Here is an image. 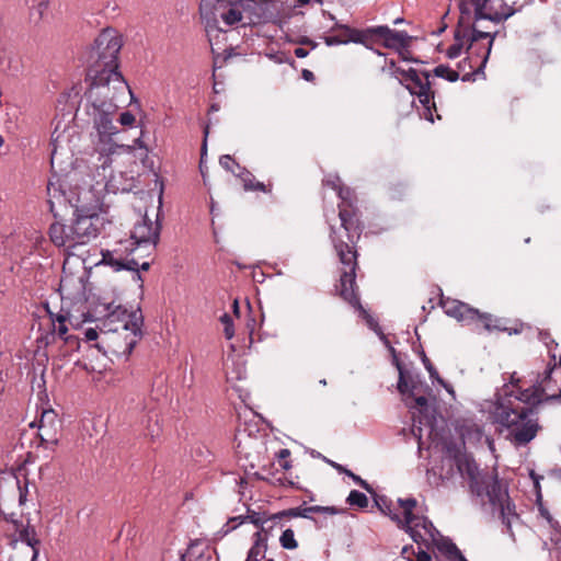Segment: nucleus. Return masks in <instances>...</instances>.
I'll list each match as a JSON object with an SVG mask.
<instances>
[{
  "label": "nucleus",
  "mask_w": 561,
  "mask_h": 561,
  "mask_svg": "<svg viewBox=\"0 0 561 561\" xmlns=\"http://www.w3.org/2000/svg\"><path fill=\"white\" fill-rule=\"evenodd\" d=\"M323 184L335 191L341 199L339 217L347 239L345 241L336 228L331 227L330 239L339 261L343 265L339 293L351 306L359 308L360 301L355 282L358 267L356 243L362 236L364 227L359 218L358 208L356 207L357 198L354 191L345 186L339 175H328L323 180Z\"/></svg>",
  "instance_id": "1"
},
{
  "label": "nucleus",
  "mask_w": 561,
  "mask_h": 561,
  "mask_svg": "<svg viewBox=\"0 0 561 561\" xmlns=\"http://www.w3.org/2000/svg\"><path fill=\"white\" fill-rule=\"evenodd\" d=\"M118 94L123 93L106 85H90L87 92V114L92 123V149L103 169L112 167L122 152H133V147L115 140V136L119 134L118 127L114 124L118 110L115 101Z\"/></svg>",
  "instance_id": "2"
},
{
  "label": "nucleus",
  "mask_w": 561,
  "mask_h": 561,
  "mask_svg": "<svg viewBox=\"0 0 561 561\" xmlns=\"http://www.w3.org/2000/svg\"><path fill=\"white\" fill-rule=\"evenodd\" d=\"M554 399V394L545 396L541 385H533L524 390L517 388L516 391L499 398L492 412L493 421L508 432L515 445H526L536 437L540 428L538 419L526 404H538Z\"/></svg>",
  "instance_id": "3"
},
{
  "label": "nucleus",
  "mask_w": 561,
  "mask_h": 561,
  "mask_svg": "<svg viewBox=\"0 0 561 561\" xmlns=\"http://www.w3.org/2000/svg\"><path fill=\"white\" fill-rule=\"evenodd\" d=\"M122 47L123 36L116 28L105 27L99 33L88 57L87 77L90 85L113 87L115 91L130 93L126 80L118 70Z\"/></svg>",
  "instance_id": "4"
},
{
  "label": "nucleus",
  "mask_w": 561,
  "mask_h": 561,
  "mask_svg": "<svg viewBox=\"0 0 561 561\" xmlns=\"http://www.w3.org/2000/svg\"><path fill=\"white\" fill-rule=\"evenodd\" d=\"M455 462L460 474L468 479L471 493L478 497L486 496L493 511L499 513L502 523L510 529L518 515L510 497L507 483L501 481L494 471L480 470L477 462L466 455L457 456Z\"/></svg>",
  "instance_id": "5"
},
{
  "label": "nucleus",
  "mask_w": 561,
  "mask_h": 561,
  "mask_svg": "<svg viewBox=\"0 0 561 561\" xmlns=\"http://www.w3.org/2000/svg\"><path fill=\"white\" fill-rule=\"evenodd\" d=\"M159 240L158 227L147 219H144L134 226L131 236L128 240L119 241L113 250L102 251L100 263L112 266L115 271L128 270L144 271L149 270L148 262L140 263L134 253L146 247H154Z\"/></svg>",
  "instance_id": "6"
},
{
  "label": "nucleus",
  "mask_w": 561,
  "mask_h": 561,
  "mask_svg": "<svg viewBox=\"0 0 561 561\" xmlns=\"http://www.w3.org/2000/svg\"><path fill=\"white\" fill-rule=\"evenodd\" d=\"M398 508L388 503L386 499L377 501L379 508L403 528L411 538L420 543H428L435 540L437 530L433 523L425 516L414 514L417 501L414 497L398 499Z\"/></svg>",
  "instance_id": "7"
},
{
  "label": "nucleus",
  "mask_w": 561,
  "mask_h": 561,
  "mask_svg": "<svg viewBox=\"0 0 561 561\" xmlns=\"http://www.w3.org/2000/svg\"><path fill=\"white\" fill-rule=\"evenodd\" d=\"M465 32L468 35L467 53L468 57L459 62L458 68L468 65L474 73L480 70L488 61L491 53L496 31L493 27L484 26L479 22H473L471 26L465 25Z\"/></svg>",
  "instance_id": "8"
},
{
  "label": "nucleus",
  "mask_w": 561,
  "mask_h": 561,
  "mask_svg": "<svg viewBox=\"0 0 561 561\" xmlns=\"http://www.w3.org/2000/svg\"><path fill=\"white\" fill-rule=\"evenodd\" d=\"M243 11L244 3L242 2L231 3L216 0L211 8H208L207 3H202L201 15L205 21L209 43H211L214 36H218L219 33L225 32L220 26V21L226 26H232L242 21Z\"/></svg>",
  "instance_id": "9"
},
{
  "label": "nucleus",
  "mask_w": 561,
  "mask_h": 561,
  "mask_svg": "<svg viewBox=\"0 0 561 561\" xmlns=\"http://www.w3.org/2000/svg\"><path fill=\"white\" fill-rule=\"evenodd\" d=\"M394 76L411 94L417 96L419 102L423 106V117L431 123H434L435 118L433 112H437V110L434 102V93L431 90L428 73L425 71H417L413 68L408 70L397 68L394 70Z\"/></svg>",
  "instance_id": "10"
},
{
  "label": "nucleus",
  "mask_w": 561,
  "mask_h": 561,
  "mask_svg": "<svg viewBox=\"0 0 561 561\" xmlns=\"http://www.w3.org/2000/svg\"><path fill=\"white\" fill-rule=\"evenodd\" d=\"M440 306L445 313L463 322L473 325L474 330L481 329L492 331H505L506 329L500 324V320L494 319L489 313H481L479 310L471 308L469 305L451 298H442Z\"/></svg>",
  "instance_id": "11"
},
{
  "label": "nucleus",
  "mask_w": 561,
  "mask_h": 561,
  "mask_svg": "<svg viewBox=\"0 0 561 561\" xmlns=\"http://www.w3.org/2000/svg\"><path fill=\"white\" fill-rule=\"evenodd\" d=\"M100 213L99 199L91 205H78L76 207L71 226L81 245L89 243L99 236L104 225V219L100 216Z\"/></svg>",
  "instance_id": "12"
},
{
  "label": "nucleus",
  "mask_w": 561,
  "mask_h": 561,
  "mask_svg": "<svg viewBox=\"0 0 561 561\" xmlns=\"http://www.w3.org/2000/svg\"><path fill=\"white\" fill-rule=\"evenodd\" d=\"M353 34V43L362 44L369 49H374L375 45H382L386 48L400 50L409 44L407 33L393 31L388 26L354 28Z\"/></svg>",
  "instance_id": "13"
},
{
  "label": "nucleus",
  "mask_w": 561,
  "mask_h": 561,
  "mask_svg": "<svg viewBox=\"0 0 561 561\" xmlns=\"http://www.w3.org/2000/svg\"><path fill=\"white\" fill-rule=\"evenodd\" d=\"M508 5L504 0H467L468 10L461 13V20H465L466 14H470L471 10L474 13V22L482 24L490 22L493 28L503 20L508 19L515 12L519 11L522 5Z\"/></svg>",
  "instance_id": "14"
},
{
  "label": "nucleus",
  "mask_w": 561,
  "mask_h": 561,
  "mask_svg": "<svg viewBox=\"0 0 561 561\" xmlns=\"http://www.w3.org/2000/svg\"><path fill=\"white\" fill-rule=\"evenodd\" d=\"M91 285L89 274L84 266L76 272H69L66 265L62 268V275L59 284V293L62 301H70L75 305H84L91 298Z\"/></svg>",
  "instance_id": "15"
},
{
  "label": "nucleus",
  "mask_w": 561,
  "mask_h": 561,
  "mask_svg": "<svg viewBox=\"0 0 561 561\" xmlns=\"http://www.w3.org/2000/svg\"><path fill=\"white\" fill-rule=\"evenodd\" d=\"M141 337V328L138 330L101 331V342L93 344L104 354L112 353L128 357Z\"/></svg>",
  "instance_id": "16"
},
{
  "label": "nucleus",
  "mask_w": 561,
  "mask_h": 561,
  "mask_svg": "<svg viewBox=\"0 0 561 561\" xmlns=\"http://www.w3.org/2000/svg\"><path fill=\"white\" fill-rule=\"evenodd\" d=\"M99 307H102V312H104L101 331H128L141 328V317L136 311H128L121 305L114 307L113 302L100 304L96 308Z\"/></svg>",
  "instance_id": "17"
},
{
  "label": "nucleus",
  "mask_w": 561,
  "mask_h": 561,
  "mask_svg": "<svg viewBox=\"0 0 561 561\" xmlns=\"http://www.w3.org/2000/svg\"><path fill=\"white\" fill-rule=\"evenodd\" d=\"M14 533L12 534L11 545L14 550L19 549V545L25 547L30 561H36L39 553L41 541L37 538L36 530L30 523L14 522Z\"/></svg>",
  "instance_id": "18"
},
{
  "label": "nucleus",
  "mask_w": 561,
  "mask_h": 561,
  "mask_svg": "<svg viewBox=\"0 0 561 561\" xmlns=\"http://www.w3.org/2000/svg\"><path fill=\"white\" fill-rule=\"evenodd\" d=\"M38 437L45 447H54L58 444L60 423L57 413L53 409H44L37 422Z\"/></svg>",
  "instance_id": "19"
},
{
  "label": "nucleus",
  "mask_w": 561,
  "mask_h": 561,
  "mask_svg": "<svg viewBox=\"0 0 561 561\" xmlns=\"http://www.w3.org/2000/svg\"><path fill=\"white\" fill-rule=\"evenodd\" d=\"M50 241L58 248H62L69 254L78 245H81L76 238L71 224L66 225L59 221L53 222L49 227Z\"/></svg>",
  "instance_id": "20"
},
{
  "label": "nucleus",
  "mask_w": 561,
  "mask_h": 561,
  "mask_svg": "<svg viewBox=\"0 0 561 561\" xmlns=\"http://www.w3.org/2000/svg\"><path fill=\"white\" fill-rule=\"evenodd\" d=\"M417 380L399 368L398 390L401 394H410L414 397L415 405L421 410L427 408V399L424 396L415 397Z\"/></svg>",
  "instance_id": "21"
},
{
  "label": "nucleus",
  "mask_w": 561,
  "mask_h": 561,
  "mask_svg": "<svg viewBox=\"0 0 561 561\" xmlns=\"http://www.w3.org/2000/svg\"><path fill=\"white\" fill-rule=\"evenodd\" d=\"M236 176L240 179L244 191H256L268 194L273 190V184L271 182L265 184L257 181L255 176L245 168H239V173H236Z\"/></svg>",
  "instance_id": "22"
},
{
  "label": "nucleus",
  "mask_w": 561,
  "mask_h": 561,
  "mask_svg": "<svg viewBox=\"0 0 561 561\" xmlns=\"http://www.w3.org/2000/svg\"><path fill=\"white\" fill-rule=\"evenodd\" d=\"M50 320L53 324V333L57 334L61 340L66 343L77 342L78 337H73L72 335H67L68 327L67 321L73 325L72 316L67 314H53L50 313Z\"/></svg>",
  "instance_id": "23"
},
{
  "label": "nucleus",
  "mask_w": 561,
  "mask_h": 561,
  "mask_svg": "<svg viewBox=\"0 0 561 561\" xmlns=\"http://www.w3.org/2000/svg\"><path fill=\"white\" fill-rule=\"evenodd\" d=\"M468 35L465 32L463 20L460 19L458 26L455 30L454 43L446 50V56L450 59L459 57L462 50L467 49Z\"/></svg>",
  "instance_id": "24"
},
{
  "label": "nucleus",
  "mask_w": 561,
  "mask_h": 561,
  "mask_svg": "<svg viewBox=\"0 0 561 561\" xmlns=\"http://www.w3.org/2000/svg\"><path fill=\"white\" fill-rule=\"evenodd\" d=\"M354 28L343 24H335L332 28V34L324 37V42L328 46L341 45L353 43Z\"/></svg>",
  "instance_id": "25"
},
{
  "label": "nucleus",
  "mask_w": 561,
  "mask_h": 561,
  "mask_svg": "<svg viewBox=\"0 0 561 561\" xmlns=\"http://www.w3.org/2000/svg\"><path fill=\"white\" fill-rule=\"evenodd\" d=\"M466 66L462 64V67L458 70H455L448 66L439 65L434 69V73L439 77L444 78L450 82H454L458 80L459 78L462 81L469 80L474 72L470 69L469 71H466Z\"/></svg>",
  "instance_id": "26"
},
{
  "label": "nucleus",
  "mask_w": 561,
  "mask_h": 561,
  "mask_svg": "<svg viewBox=\"0 0 561 561\" xmlns=\"http://www.w3.org/2000/svg\"><path fill=\"white\" fill-rule=\"evenodd\" d=\"M253 543L250 548L245 561H261L265 558L267 550V538L262 530L253 535Z\"/></svg>",
  "instance_id": "27"
},
{
  "label": "nucleus",
  "mask_w": 561,
  "mask_h": 561,
  "mask_svg": "<svg viewBox=\"0 0 561 561\" xmlns=\"http://www.w3.org/2000/svg\"><path fill=\"white\" fill-rule=\"evenodd\" d=\"M142 135H144V131L140 133V136L137 137L133 145H128L129 147H133V152L128 153V152H122L121 156H126L128 158V160L131 162V163H136V149H142L144 150V157H147L148 156V147L146 146L145 141L142 140Z\"/></svg>",
  "instance_id": "28"
},
{
  "label": "nucleus",
  "mask_w": 561,
  "mask_h": 561,
  "mask_svg": "<svg viewBox=\"0 0 561 561\" xmlns=\"http://www.w3.org/2000/svg\"><path fill=\"white\" fill-rule=\"evenodd\" d=\"M346 502L351 506H357L359 508H365L368 506V497L363 492H359L357 490H353L350 492Z\"/></svg>",
  "instance_id": "29"
},
{
  "label": "nucleus",
  "mask_w": 561,
  "mask_h": 561,
  "mask_svg": "<svg viewBox=\"0 0 561 561\" xmlns=\"http://www.w3.org/2000/svg\"><path fill=\"white\" fill-rule=\"evenodd\" d=\"M279 543L284 549L295 550L298 547V542L295 539L294 530L290 528L285 529L279 537Z\"/></svg>",
  "instance_id": "30"
},
{
  "label": "nucleus",
  "mask_w": 561,
  "mask_h": 561,
  "mask_svg": "<svg viewBox=\"0 0 561 561\" xmlns=\"http://www.w3.org/2000/svg\"><path fill=\"white\" fill-rule=\"evenodd\" d=\"M245 523H251L256 527L263 528V525L270 519L265 514L248 510V514L243 515ZM263 531V529H261Z\"/></svg>",
  "instance_id": "31"
},
{
  "label": "nucleus",
  "mask_w": 561,
  "mask_h": 561,
  "mask_svg": "<svg viewBox=\"0 0 561 561\" xmlns=\"http://www.w3.org/2000/svg\"><path fill=\"white\" fill-rule=\"evenodd\" d=\"M219 163L220 165L231 172L234 176H236V173H239V168H242L239 163L236 162V160L229 156V154H225L222 157H220V160H219Z\"/></svg>",
  "instance_id": "32"
},
{
  "label": "nucleus",
  "mask_w": 561,
  "mask_h": 561,
  "mask_svg": "<svg viewBox=\"0 0 561 561\" xmlns=\"http://www.w3.org/2000/svg\"><path fill=\"white\" fill-rule=\"evenodd\" d=\"M116 121L122 125V127L131 128L136 124V116L131 112L125 111L118 116L116 115Z\"/></svg>",
  "instance_id": "33"
},
{
  "label": "nucleus",
  "mask_w": 561,
  "mask_h": 561,
  "mask_svg": "<svg viewBox=\"0 0 561 561\" xmlns=\"http://www.w3.org/2000/svg\"><path fill=\"white\" fill-rule=\"evenodd\" d=\"M244 523H245V518L243 517V515L229 518L222 527L224 535H227L230 531L237 529L240 525H242Z\"/></svg>",
  "instance_id": "34"
},
{
  "label": "nucleus",
  "mask_w": 561,
  "mask_h": 561,
  "mask_svg": "<svg viewBox=\"0 0 561 561\" xmlns=\"http://www.w3.org/2000/svg\"><path fill=\"white\" fill-rule=\"evenodd\" d=\"M220 321L224 324V333L226 339L231 340L234 336V329L231 317L225 313L220 317Z\"/></svg>",
  "instance_id": "35"
},
{
  "label": "nucleus",
  "mask_w": 561,
  "mask_h": 561,
  "mask_svg": "<svg viewBox=\"0 0 561 561\" xmlns=\"http://www.w3.org/2000/svg\"><path fill=\"white\" fill-rule=\"evenodd\" d=\"M276 457L278 459V463L279 466L284 469V470H289L291 468V462L289 460V457H290V450L287 449V448H283L280 449L277 454H276Z\"/></svg>",
  "instance_id": "36"
},
{
  "label": "nucleus",
  "mask_w": 561,
  "mask_h": 561,
  "mask_svg": "<svg viewBox=\"0 0 561 561\" xmlns=\"http://www.w3.org/2000/svg\"><path fill=\"white\" fill-rule=\"evenodd\" d=\"M18 489H19V504L25 505L28 496V481L24 480L22 483L20 480H16Z\"/></svg>",
  "instance_id": "37"
},
{
  "label": "nucleus",
  "mask_w": 561,
  "mask_h": 561,
  "mask_svg": "<svg viewBox=\"0 0 561 561\" xmlns=\"http://www.w3.org/2000/svg\"><path fill=\"white\" fill-rule=\"evenodd\" d=\"M320 513V505H313L304 508L302 511H299V508L291 510L289 512L290 516H302V517H309L310 514H318Z\"/></svg>",
  "instance_id": "38"
},
{
  "label": "nucleus",
  "mask_w": 561,
  "mask_h": 561,
  "mask_svg": "<svg viewBox=\"0 0 561 561\" xmlns=\"http://www.w3.org/2000/svg\"><path fill=\"white\" fill-rule=\"evenodd\" d=\"M99 337L101 339V333L99 334L93 328H88L83 331V340L88 343L98 341Z\"/></svg>",
  "instance_id": "39"
},
{
  "label": "nucleus",
  "mask_w": 561,
  "mask_h": 561,
  "mask_svg": "<svg viewBox=\"0 0 561 561\" xmlns=\"http://www.w3.org/2000/svg\"><path fill=\"white\" fill-rule=\"evenodd\" d=\"M344 473L347 474L348 477H351L353 479V481L355 483H357L359 486H362L363 489H365L369 492L371 491L370 485L365 480H363L359 476H356L351 470H344Z\"/></svg>",
  "instance_id": "40"
},
{
  "label": "nucleus",
  "mask_w": 561,
  "mask_h": 561,
  "mask_svg": "<svg viewBox=\"0 0 561 561\" xmlns=\"http://www.w3.org/2000/svg\"><path fill=\"white\" fill-rule=\"evenodd\" d=\"M285 39L288 43L299 44V45H306V43H308V36H305V35L293 36L290 34L286 33Z\"/></svg>",
  "instance_id": "41"
},
{
  "label": "nucleus",
  "mask_w": 561,
  "mask_h": 561,
  "mask_svg": "<svg viewBox=\"0 0 561 561\" xmlns=\"http://www.w3.org/2000/svg\"><path fill=\"white\" fill-rule=\"evenodd\" d=\"M343 513H344L343 508H337L335 506H320V513L319 514L337 515V514H343Z\"/></svg>",
  "instance_id": "42"
},
{
  "label": "nucleus",
  "mask_w": 561,
  "mask_h": 561,
  "mask_svg": "<svg viewBox=\"0 0 561 561\" xmlns=\"http://www.w3.org/2000/svg\"><path fill=\"white\" fill-rule=\"evenodd\" d=\"M423 363L425 365V368L427 369L428 374H430V377L433 379V380H436L437 381V377H439L438 375V371L435 369V367L433 366V364L431 363V360L428 358H424L423 359Z\"/></svg>",
  "instance_id": "43"
},
{
  "label": "nucleus",
  "mask_w": 561,
  "mask_h": 561,
  "mask_svg": "<svg viewBox=\"0 0 561 561\" xmlns=\"http://www.w3.org/2000/svg\"><path fill=\"white\" fill-rule=\"evenodd\" d=\"M301 77L304 80L308 81V82H313L316 77L313 75V72L309 69H302L301 70Z\"/></svg>",
  "instance_id": "44"
},
{
  "label": "nucleus",
  "mask_w": 561,
  "mask_h": 561,
  "mask_svg": "<svg viewBox=\"0 0 561 561\" xmlns=\"http://www.w3.org/2000/svg\"><path fill=\"white\" fill-rule=\"evenodd\" d=\"M415 561H432V557L426 551H419L415 556Z\"/></svg>",
  "instance_id": "45"
},
{
  "label": "nucleus",
  "mask_w": 561,
  "mask_h": 561,
  "mask_svg": "<svg viewBox=\"0 0 561 561\" xmlns=\"http://www.w3.org/2000/svg\"><path fill=\"white\" fill-rule=\"evenodd\" d=\"M437 382L440 386H443L447 390V392H449L453 397L455 396L454 388L450 385L446 383L440 377H437Z\"/></svg>",
  "instance_id": "46"
},
{
  "label": "nucleus",
  "mask_w": 561,
  "mask_h": 561,
  "mask_svg": "<svg viewBox=\"0 0 561 561\" xmlns=\"http://www.w3.org/2000/svg\"><path fill=\"white\" fill-rule=\"evenodd\" d=\"M294 53H295V56L298 58H305L309 55V50H307L302 47L296 48Z\"/></svg>",
  "instance_id": "47"
},
{
  "label": "nucleus",
  "mask_w": 561,
  "mask_h": 561,
  "mask_svg": "<svg viewBox=\"0 0 561 561\" xmlns=\"http://www.w3.org/2000/svg\"><path fill=\"white\" fill-rule=\"evenodd\" d=\"M311 0H297V3L298 5H306L310 2ZM314 2L321 4L322 3V0H314Z\"/></svg>",
  "instance_id": "48"
},
{
  "label": "nucleus",
  "mask_w": 561,
  "mask_h": 561,
  "mask_svg": "<svg viewBox=\"0 0 561 561\" xmlns=\"http://www.w3.org/2000/svg\"><path fill=\"white\" fill-rule=\"evenodd\" d=\"M459 8H460V12L463 14L465 11L468 10V8H467V0H461V3L459 5Z\"/></svg>",
  "instance_id": "49"
},
{
  "label": "nucleus",
  "mask_w": 561,
  "mask_h": 561,
  "mask_svg": "<svg viewBox=\"0 0 561 561\" xmlns=\"http://www.w3.org/2000/svg\"><path fill=\"white\" fill-rule=\"evenodd\" d=\"M306 45L310 46L311 49H314L318 46V44L314 41L310 39L309 37H308V43H306Z\"/></svg>",
  "instance_id": "50"
},
{
  "label": "nucleus",
  "mask_w": 561,
  "mask_h": 561,
  "mask_svg": "<svg viewBox=\"0 0 561 561\" xmlns=\"http://www.w3.org/2000/svg\"><path fill=\"white\" fill-rule=\"evenodd\" d=\"M518 382H519V379L515 377V374H514V375H512V377H511V383H512L514 387L518 388V387H517V383H518Z\"/></svg>",
  "instance_id": "51"
},
{
  "label": "nucleus",
  "mask_w": 561,
  "mask_h": 561,
  "mask_svg": "<svg viewBox=\"0 0 561 561\" xmlns=\"http://www.w3.org/2000/svg\"><path fill=\"white\" fill-rule=\"evenodd\" d=\"M334 467L337 469L339 472H343L344 473V470H347L346 468H344L341 465H334Z\"/></svg>",
  "instance_id": "52"
},
{
  "label": "nucleus",
  "mask_w": 561,
  "mask_h": 561,
  "mask_svg": "<svg viewBox=\"0 0 561 561\" xmlns=\"http://www.w3.org/2000/svg\"><path fill=\"white\" fill-rule=\"evenodd\" d=\"M453 549L455 550V552L459 556L460 558V561H467L462 556L461 553L457 550V548L454 546Z\"/></svg>",
  "instance_id": "53"
},
{
  "label": "nucleus",
  "mask_w": 561,
  "mask_h": 561,
  "mask_svg": "<svg viewBox=\"0 0 561 561\" xmlns=\"http://www.w3.org/2000/svg\"><path fill=\"white\" fill-rule=\"evenodd\" d=\"M51 187H53V184H48L47 186V192H48V195L51 196L50 192H51Z\"/></svg>",
  "instance_id": "54"
},
{
  "label": "nucleus",
  "mask_w": 561,
  "mask_h": 561,
  "mask_svg": "<svg viewBox=\"0 0 561 561\" xmlns=\"http://www.w3.org/2000/svg\"><path fill=\"white\" fill-rule=\"evenodd\" d=\"M55 154H56V151L54 150V151L51 152V164L54 163Z\"/></svg>",
  "instance_id": "55"
},
{
  "label": "nucleus",
  "mask_w": 561,
  "mask_h": 561,
  "mask_svg": "<svg viewBox=\"0 0 561 561\" xmlns=\"http://www.w3.org/2000/svg\"><path fill=\"white\" fill-rule=\"evenodd\" d=\"M49 204H50V210L53 211L54 210V202L49 198Z\"/></svg>",
  "instance_id": "56"
},
{
  "label": "nucleus",
  "mask_w": 561,
  "mask_h": 561,
  "mask_svg": "<svg viewBox=\"0 0 561 561\" xmlns=\"http://www.w3.org/2000/svg\"><path fill=\"white\" fill-rule=\"evenodd\" d=\"M3 144H4V140H3V138L0 136V148L3 146Z\"/></svg>",
  "instance_id": "57"
},
{
  "label": "nucleus",
  "mask_w": 561,
  "mask_h": 561,
  "mask_svg": "<svg viewBox=\"0 0 561 561\" xmlns=\"http://www.w3.org/2000/svg\"><path fill=\"white\" fill-rule=\"evenodd\" d=\"M233 308H234V311H237V310H238V302H237V301H234V304H233Z\"/></svg>",
  "instance_id": "58"
},
{
  "label": "nucleus",
  "mask_w": 561,
  "mask_h": 561,
  "mask_svg": "<svg viewBox=\"0 0 561 561\" xmlns=\"http://www.w3.org/2000/svg\"><path fill=\"white\" fill-rule=\"evenodd\" d=\"M554 396H556V399L557 398H561V391L558 394H554Z\"/></svg>",
  "instance_id": "59"
},
{
  "label": "nucleus",
  "mask_w": 561,
  "mask_h": 561,
  "mask_svg": "<svg viewBox=\"0 0 561 561\" xmlns=\"http://www.w3.org/2000/svg\"><path fill=\"white\" fill-rule=\"evenodd\" d=\"M266 561H274L273 559H267Z\"/></svg>",
  "instance_id": "60"
}]
</instances>
